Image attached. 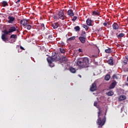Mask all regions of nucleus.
Here are the masks:
<instances>
[{
	"instance_id": "f257e3e1",
	"label": "nucleus",
	"mask_w": 128,
	"mask_h": 128,
	"mask_svg": "<svg viewBox=\"0 0 128 128\" xmlns=\"http://www.w3.org/2000/svg\"><path fill=\"white\" fill-rule=\"evenodd\" d=\"M98 110L99 112H98V118L96 124L99 126L98 128H102V126L104 125V124H106V114L102 113L100 108Z\"/></svg>"
},
{
	"instance_id": "f03ea898",
	"label": "nucleus",
	"mask_w": 128,
	"mask_h": 128,
	"mask_svg": "<svg viewBox=\"0 0 128 128\" xmlns=\"http://www.w3.org/2000/svg\"><path fill=\"white\" fill-rule=\"evenodd\" d=\"M76 64L78 66L82 68H88L90 66V60H88V58H84L80 60H78Z\"/></svg>"
},
{
	"instance_id": "7ed1b4c3",
	"label": "nucleus",
	"mask_w": 128,
	"mask_h": 128,
	"mask_svg": "<svg viewBox=\"0 0 128 128\" xmlns=\"http://www.w3.org/2000/svg\"><path fill=\"white\" fill-rule=\"evenodd\" d=\"M52 18L54 20H58L60 19L62 20H66V18H68V17L64 15V10H59L57 16L54 15L52 16Z\"/></svg>"
},
{
	"instance_id": "20e7f679",
	"label": "nucleus",
	"mask_w": 128,
	"mask_h": 128,
	"mask_svg": "<svg viewBox=\"0 0 128 128\" xmlns=\"http://www.w3.org/2000/svg\"><path fill=\"white\" fill-rule=\"evenodd\" d=\"M48 60H52L53 62H58L60 60V56H58V54L56 52H53L52 56L47 58Z\"/></svg>"
},
{
	"instance_id": "39448f33",
	"label": "nucleus",
	"mask_w": 128,
	"mask_h": 128,
	"mask_svg": "<svg viewBox=\"0 0 128 128\" xmlns=\"http://www.w3.org/2000/svg\"><path fill=\"white\" fill-rule=\"evenodd\" d=\"M20 24L23 26L24 28H26V26H28V20L24 19L20 20Z\"/></svg>"
},
{
	"instance_id": "423d86ee",
	"label": "nucleus",
	"mask_w": 128,
	"mask_h": 128,
	"mask_svg": "<svg viewBox=\"0 0 128 128\" xmlns=\"http://www.w3.org/2000/svg\"><path fill=\"white\" fill-rule=\"evenodd\" d=\"M10 38H12L10 40V43L14 44L16 41V38H18V36L16 34H13L10 36Z\"/></svg>"
},
{
	"instance_id": "0eeeda50",
	"label": "nucleus",
	"mask_w": 128,
	"mask_h": 128,
	"mask_svg": "<svg viewBox=\"0 0 128 128\" xmlns=\"http://www.w3.org/2000/svg\"><path fill=\"white\" fill-rule=\"evenodd\" d=\"M90 92H95V90H96V82H94L92 84L90 88Z\"/></svg>"
},
{
	"instance_id": "6e6552de",
	"label": "nucleus",
	"mask_w": 128,
	"mask_h": 128,
	"mask_svg": "<svg viewBox=\"0 0 128 128\" xmlns=\"http://www.w3.org/2000/svg\"><path fill=\"white\" fill-rule=\"evenodd\" d=\"M116 81L114 80L109 86V90H112L113 88H116Z\"/></svg>"
},
{
	"instance_id": "1a4fd4ad",
	"label": "nucleus",
	"mask_w": 128,
	"mask_h": 128,
	"mask_svg": "<svg viewBox=\"0 0 128 128\" xmlns=\"http://www.w3.org/2000/svg\"><path fill=\"white\" fill-rule=\"evenodd\" d=\"M112 28L113 30H118V28H120V26H118V24L116 22H114L112 25Z\"/></svg>"
},
{
	"instance_id": "9d476101",
	"label": "nucleus",
	"mask_w": 128,
	"mask_h": 128,
	"mask_svg": "<svg viewBox=\"0 0 128 128\" xmlns=\"http://www.w3.org/2000/svg\"><path fill=\"white\" fill-rule=\"evenodd\" d=\"M8 24H13L14 22V20H16V18L12 16H8Z\"/></svg>"
},
{
	"instance_id": "9b49d317",
	"label": "nucleus",
	"mask_w": 128,
	"mask_h": 128,
	"mask_svg": "<svg viewBox=\"0 0 128 128\" xmlns=\"http://www.w3.org/2000/svg\"><path fill=\"white\" fill-rule=\"evenodd\" d=\"M68 15L70 16H74V11L70 9L67 12Z\"/></svg>"
},
{
	"instance_id": "f8f14e48",
	"label": "nucleus",
	"mask_w": 128,
	"mask_h": 128,
	"mask_svg": "<svg viewBox=\"0 0 128 128\" xmlns=\"http://www.w3.org/2000/svg\"><path fill=\"white\" fill-rule=\"evenodd\" d=\"M108 64H110V66H114V59L112 58V57H110L108 60Z\"/></svg>"
},
{
	"instance_id": "ddd939ff",
	"label": "nucleus",
	"mask_w": 128,
	"mask_h": 128,
	"mask_svg": "<svg viewBox=\"0 0 128 128\" xmlns=\"http://www.w3.org/2000/svg\"><path fill=\"white\" fill-rule=\"evenodd\" d=\"M16 28L14 26H12L9 28L8 32L11 34V32H16Z\"/></svg>"
},
{
	"instance_id": "4468645a",
	"label": "nucleus",
	"mask_w": 128,
	"mask_h": 128,
	"mask_svg": "<svg viewBox=\"0 0 128 128\" xmlns=\"http://www.w3.org/2000/svg\"><path fill=\"white\" fill-rule=\"evenodd\" d=\"M47 62L49 64L50 66V68H54V64L52 63V62L54 61L52 60H48V58H47Z\"/></svg>"
},
{
	"instance_id": "2eb2a0df",
	"label": "nucleus",
	"mask_w": 128,
	"mask_h": 128,
	"mask_svg": "<svg viewBox=\"0 0 128 128\" xmlns=\"http://www.w3.org/2000/svg\"><path fill=\"white\" fill-rule=\"evenodd\" d=\"M78 40H80L82 44H84L86 42V38L84 37H79Z\"/></svg>"
},
{
	"instance_id": "dca6fc26",
	"label": "nucleus",
	"mask_w": 128,
	"mask_h": 128,
	"mask_svg": "<svg viewBox=\"0 0 128 128\" xmlns=\"http://www.w3.org/2000/svg\"><path fill=\"white\" fill-rule=\"evenodd\" d=\"M2 38L4 42H6V40H8V38L6 37V36L4 34H2Z\"/></svg>"
},
{
	"instance_id": "f3484780",
	"label": "nucleus",
	"mask_w": 128,
	"mask_h": 128,
	"mask_svg": "<svg viewBox=\"0 0 128 128\" xmlns=\"http://www.w3.org/2000/svg\"><path fill=\"white\" fill-rule=\"evenodd\" d=\"M92 20L88 18L86 20V23L87 26H92Z\"/></svg>"
},
{
	"instance_id": "a211bd4d",
	"label": "nucleus",
	"mask_w": 128,
	"mask_h": 128,
	"mask_svg": "<svg viewBox=\"0 0 128 128\" xmlns=\"http://www.w3.org/2000/svg\"><path fill=\"white\" fill-rule=\"evenodd\" d=\"M112 52V48H108L107 49L105 50V52L106 54H110Z\"/></svg>"
},
{
	"instance_id": "6ab92c4d",
	"label": "nucleus",
	"mask_w": 128,
	"mask_h": 128,
	"mask_svg": "<svg viewBox=\"0 0 128 128\" xmlns=\"http://www.w3.org/2000/svg\"><path fill=\"white\" fill-rule=\"evenodd\" d=\"M126 96L124 95H122L118 98V100L120 102H122V100H126Z\"/></svg>"
},
{
	"instance_id": "aec40b11",
	"label": "nucleus",
	"mask_w": 128,
	"mask_h": 128,
	"mask_svg": "<svg viewBox=\"0 0 128 128\" xmlns=\"http://www.w3.org/2000/svg\"><path fill=\"white\" fill-rule=\"evenodd\" d=\"M1 4L2 6H8V4L6 1H2L1 2Z\"/></svg>"
},
{
	"instance_id": "412c9836",
	"label": "nucleus",
	"mask_w": 128,
	"mask_h": 128,
	"mask_svg": "<svg viewBox=\"0 0 128 128\" xmlns=\"http://www.w3.org/2000/svg\"><path fill=\"white\" fill-rule=\"evenodd\" d=\"M60 24H58V23H54L52 24V26L54 29L58 28Z\"/></svg>"
},
{
	"instance_id": "4be33fe9",
	"label": "nucleus",
	"mask_w": 128,
	"mask_h": 128,
	"mask_svg": "<svg viewBox=\"0 0 128 128\" xmlns=\"http://www.w3.org/2000/svg\"><path fill=\"white\" fill-rule=\"evenodd\" d=\"M69 70L70 72H72V74H75L76 72V68L72 67H70L69 68Z\"/></svg>"
},
{
	"instance_id": "5701e85b",
	"label": "nucleus",
	"mask_w": 128,
	"mask_h": 128,
	"mask_svg": "<svg viewBox=\"0 0 128 128\" xmlns=\"http://www.w3.org/2000/svg\"><path fill=\"white\" fill-rule=\"evenodd\" d=\"M81 38H86V32L82 31L80 34Z\"/></svg>"
},
{
	"instance_id": "b1692460",
	"label": "nucleus",
	"mask_w": 128,
	"mask_h": 128,
	"mask_svg": "<svg viewBox=\"0 0 128 128\" xmlns=\"http://www.w3.org/2000/svg\"><path fill=\"white\" fill-rule=\"evenodd\" d=\"M106 94L108 96H114V92L112 90H110L108 92H106Z\"/></svg>"
},
{
	"instance_id": "393cba45",
	"label": "nucleus",
	"mask_w": 128,
	"mask_h": 128,
	"mask_svg": "<svg viewBox=\"0 0 128 128\" xmlns=\"http://www.w3.org/2000/svg\"><path fill=\"white\" fill-rule=\"evenodd\" d=\"M125 36L124 34V33H120L117 36L118 38H124V36Z\"/></svg>"
},
{
	"instance_id": "a878e982",
	"label": "nucleus",
	"mask_w": 128,
	"mask_h": 128,
	"mask_svg": "<svg viewBox=\"0 0 128 128\" xmlns=\"http://www.w3.org/2000/svg\"><path fill=\"white\" fill-rule=\"evenodd\" d=\"M104 80H106L107 82L110 80V74H106V76H105V78H104Z\"/></svg>"
},
{
	"instance_id": "bb28decb",
	"label": "nucleus",
	"mask_w": 128,
	"mask_h": 128,
	"mask_svg": "<svg viewBox=\"0 0 128 128\" xmlns=\"http://www.w3.org/2000/svg\"><path fill=\"white\" fill-rule=\"evenodd\" d=\"M76 40V36H74L67 39L68 42H72V40Z\"/></svg>"
},
{
	"instance_id": "cd10ccee",
	"label": "nucleus",
	"mask_w": 128,
	"mask_h": 128,
	"mask_svg": "<svg viewBox=\"0 0 128 128\" xmlns=\"http://www.w3.org/2000/svg\"><path fill=\"white\" fill-rule=\"evenodd\" d=\"M118 76H120L118 74H114L112 78L116 80H118Z\"/></svg>"
},
{
	"instance_id": "c85d7f7f",
	"label": "nucleus",
	"mask_w": 128,
	"mask_h": 128,
	"mask_svg": "<svg viewBox=\"0 0 128 128\" xmlns=\"http://www.w3.org/2000/svg\"><path fill=\"white\" fill-rule=\"evenodd\" d=\"M74 30L76 32H80V26H76L74 28Z\"/></svg>"
},
{
	"instance_id": "c756f323",
	"label": "nucleus",
	"mask_w": 128,
	"mask_h": 128,
	"mask_svg": "<svg viewBox=\"0 0 128 128\" xmlns=\"http://www.w3.org/2000/svg\"><path fill=\"white\" fill-rule=\"evenodd\" d=\"M82 26V28H85L86 30H88V28H90V27H88V26H86V24H83Z\"/></svg>"
},
{
	"instance_id": "7c9ffc66",
	"label": "nucleus",
	"mask_w": 128,
	"mask_h": 128,
	"mask_svg": "<svg viewBox=\"0 0 128 128\" xmlns=\"http://www.w3.org/2000/svg\"><path fill=\"white\" fill-rule=\"evenodd\" d=\"M60 50L61 54H64L66 52V50H64V49L62 48H60Z\"/></svg>"
},
{
	"instance_id": "2f4dec72",
	"label": "nucleus",
	"mask_w": 128,
	"mask_h": 128,
	"mask_svg": "<svg viewBox=\"0 0 128 128\" xmlns=\"http://www.w3.org/2000/svg\"><path fill=\"white\" fill-rule=\"evenodd\" d=\"M2 32H4V34H5V36H6V35L8 34H10V32H8V30H3Z\"/></svg>"
},
{
	"instance_id": "473e14b6",
	"label": "nucleus",
	"mask_w": 128,
	"mask_h": 128,
	"mask_svg": "<svg viewBox=\"0 0 128 128\" xmlns=\"http://www.w3.org/2000/svg\"><path fill=\"white\" fill-rule=\"evenodd\" d=\"M26 28H27V30H30L32 28V26L27 24V25H26Z\"/></svg>"
},
{
	"instance_id": "72a5a7b5",
	"label": "nucleus",
	"mask_w": 128,
	"mask_h": 128,
	"mask_svg": "<svg viewBox=\"0 0 128 128\" xmlns=\"http://www.w3.org/2000/svg\"><path fill=\"white\" fill-rule=\"evenodd\" d=\"M92 14L93 16H99L98 14L96 12V11H93Z\"/></svg>"
},
{
	"instance_id": "f704fd0d",
	"label": "nucleus",
	"mask_w": 128,
	"mask_h": 128,
	"mask_svg": "<svg viewBox=\"0 0 128 128\" xmlns=\"http://www.w3.org/2000/svg\"><path fill=\"white\" fill-rule=\"evenodd\" d=\"M78 18V17L76 16H74L72 19V20L73 22H74L75 20H76V19Z\"/></svg>"
},
{
	"instance_id": "c9c22d12",
	"label": "nucleus",
	"mask_w": 128,
	"mask_h": 128,
	"mask_svg": "<svg viewBox=\"0 0 128 128\" xmlns=\"http://www.w3.org/2000/svg\"><path fill=\"white\" fill-rule=\"evenodd\" d=\"M103 25L104 26H106L107 28H108V22H105L104 23H103Z\"/></svg>"
},
{
	"instance_id": "e433bc0d",
	"label": "nucleus",
	"mask_w": 128,
	"mask_h": 128,
	"mask_svg": "<svg viewBox=\"0 0 128 128\" xmlns=\"http://www.w3.org/2000/svg\"><path fill=\"white\" fill-rule=\"evenodd\" d=\"M123 62H124V64H128V60H124Z\"/></svg>"
},
{
	"instance_id": "4c0bfd02",
	"label": "nucleus",
	"mask_w": 128,
	"mask_h": 128,
	"mask_svg": "<svg viewBox=\"0 0 128 128\" xmlns=\"http://www.w3.org/2000/svg\"><path fill=\"white\" fill-rule=\"evenodd\" d=\"M41 26H42V28H43V30H44V28H46V27H44V24H41Z\"/></svg>"
},
{
	"instance_id": "58836bf2",
	"label": "nucleus",
	"mask_w": 128,
	"mask_h": 128,
	"mask_svg": "<svg viewBox=\"0 0 128 128\" xmlns=\"http://www.w3.org/2000/svg\"><path fill=\"white\" fill-rule=\"evenodd\" d=\"M97 30L98 32H101V30H102V28H99Z\"/></svg>"
},
{
	"instance_id": "ea45409f",
	"label": "nucleus",
	"mask_w": 128,
	"mask_h": 128,
	"mask_svg": "<svg viewBox=\"0 0 128 128\" xmlns=\"http://www.w3.org/2000/svg\"><path fill=\"white\" fill-rule=\"evenodd\" d=\"M94 106H98V102H94Z\"/></svg>"
},
{
	"instance_id": "a19ab883",
	"label": "nucleus",
	"mask_w": 128,
	"mask_h": 128,
	"mask_svg": "<svg viewBox=\"0 0 128 128\" xmlns=\"http://www.w3.org/2000/svg\"><path fill=\"white\" fill-rule=\"evenodd\" d=\"M48 38H50V40H52V35H50L48 36Z\"/></svg>"
},
{
	"instance_id": "79ce46f5",
	"label": "nucleus",
	"mask_w": 128,
	"mask_h": 128,
	"mask_svg": "<svg viewBox=\"0 0 128 128\" xmlns=\"http://www.w3.org/2000/svg\"><path fill=\"white\" fill-rule=\"evenodd\" d=\"M20 50H26V49H24V47H22V46H20Z\"/></svg>"
},
{
	"instance_id": "37998d69",
	"label": "nucleus",
	"mask_w": 128,
	"mask_h": 128,
	"mask_svg": "<svg viewBox=\"0 0 128 128\" xmlns=\"http://www.w3.org/2000/svg\"><path fill=\"white\" fill-rule=\"evenodd\" d=\"M125 58H126L127 62H128V55L126 56H125Z\"/></svg>"
},
{
	"instance_id": "c03bdc74",
	"label": "nucleus",
	"mask_w": 128,
	"mask_h": 128,
	"mask_svg": "<svg viewBox=\"0 0 128 128\" xmlns=\"http://www.w3.org/2000/svg\"><path fill=\"white\" fill-rule=\"evenodd\" d=\"M78 52H82V49H80V48L78 49Z\"/></svg>"
},
{
	"instance_id": "a18cd8bd",
	"label": "nucleus",
	"mask_w": 128,
	"mask_h": 128,
	"mask_svg": "<svg viewBox=\"0 0 128 128\" xmlns=\"http://www.w3.org/2000/svg\"><path fill=\"white\" fill-rule=\"evenodd\" d=\"M20 2V0H18L16 2V4H18Z\"/></svg>"
},
{
	"instance_id": "49530a36",
	"label": "nucleus",
	"mask_w": 128,
	"mask_h": 128,
	"mask_svg": "<svg viewBox=\"0 0 128 128\" xmlns=\"http://www.w3.org/2000/svg\"><path fill=\"white\" fill-rule=\"evenodd\" d=\"M114 32H112V36H114Z\"/></svg>"
},
{
	"instance_id": "de8ad7c7",
	"label": "nucleus",
	"mask_w": 128,
	"mask_h": 128,
	"mask_svg": "<svg viewBox=\"0 0 128 128\" xmlns=\"http://www.w3.org/2000/svg\"><path fill=\"white\" fill-rule=\"evenodd\" d=\"M108 24V26H110V22H107V25Z\"/></svg>"
},
{
	"instance_id": "09e8293b",
	"label": "nucleus",
	"mask_w": 128,
	"mask_h": 128,
	"mask_svg": "<svg viewBox=\"0 0 128 128\" xmlns=\"http://www.w3.org/2000/svg\"><path fill=\"white\" fill-rule=\"evenodd\" d=\"M21 52L20 50H18V52Z\"/></svg>"
},
{
	"instance_id": "8fccbe9b",
	"label": "nucleus",
	"mask_w": 128,
	"mask_h": 128,
	"mask_svg": "<svg viewBox=\"0 0 128 128\" xmlns=\"http://www.w3.org/2000/svg\"><path fill=\"white\" fill-rule=\"evenodd\" d=\"M126 20H128V17L127 18Z\"/></svg>"
},
{
	"instance_id": "3c124183",
	"label": "nucleus",
	"mask_w": 128,
	"mask_h": 128,
	"mask_svg": "<svg viewBox=\"0 0 128 128\" xmlns=\"http://www.w3.org/2000/svg\"><path fill=\"white\" fill-rule=\"evenodd\" d=\"M25 32H28V31H26V30H25Z\"/></svg>"
},
{
	"instance_id": "603ef678",
	"label": "nucleus",
	"mask_w": 128,
	"mask_h": 128,
	"mask_svg": "<svg viewBox=\"0 0 128 128\" xmlns=\"http://www.w3.org/2000/svg\"><path fill=\"white\" fill-rule=\"evenodd\" d=\"M116 34V36H118V34Z\"/></svg>"
}]
</instances>
